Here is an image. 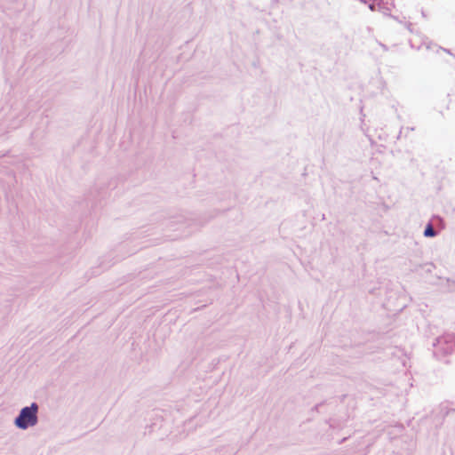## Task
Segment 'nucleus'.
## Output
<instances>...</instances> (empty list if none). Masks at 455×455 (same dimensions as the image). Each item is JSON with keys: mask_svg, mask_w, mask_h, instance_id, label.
I'll use <instances>...</instances> for the list:
<instances>
[{"mask_svg": "<svg viewBox=\"0 0 455 455\" xmlns=\"http://www.w3.org/2000/svg\"><path fill=\"white\" fill-rule=\"evenodd\" d=\"M37 409L38 407L36 403H32L29 407L23 408L15 419V425L21 429L35 426L37 422Z\"/></svg>", "mask_w": 455, "mask_h": 455, "instance_id": "obj_1", "label": "nucleus"}, {"mask_svg": "<svg viewBox=\"0 0 455 455\" xmlns=\"http://www.w3.org/2000/svg\"><path fill=\"white\" fill-rule=\"evenodd\" d=\"M435 232L434 230L432 224H428L424 231V235L432 237V236H435Z\"/></svg>", "mask_w": 455, "mask_h": 455, "instance_id": "obj_2", "label": "nucleus"}]
</instances>
